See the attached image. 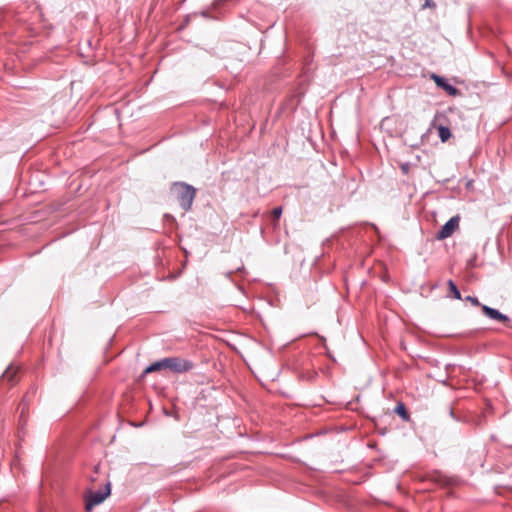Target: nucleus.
Wrapping results in <instances>:
<instances>
[{
	"label": "nucleus",
	"instance_id": "f8f14e48",
	"mask_svg": "<svg viewBox=\"0 0 512 512\" xmlns=\"http://www.w3.org/2000/svg\"><path fill=\"white\" fill-rule=\"evenodd\" d=\"M396 412L401 415L402 417H406V409L404 407V405H399L397 406L396 408Z\"/></svg>",
	"mask_w": 512,
	"mask_h": 512
},
{
	"label": "nucleus",
	"instance_id": "39448f33",
	"mask_svg": "<svg viewBox=\"0 0 512 512\" xmlns=\"http://www.w3.org/2000/svg\"><path fill=\"white\" fill-rule=\"evenodd\" d=\"M431 78L434 80L438 87L442 88L450 96H455L458 94V89L449 84L445 78L438 76L436 74H432Z\"/></svg>",
	"mask_w": 512,
	"mask_h": 512
},
{
	"label": "nucleus",
	"instance_id": "f03ea898",
	"mask_svg": "<svg viewBox=\"0 0 512 512\" xmlns=\"http://www.w3.org/2000/svg\"><path fill=\"white\" fill-rule=\"evenodd\" d=\"M175 188L177 189V199L181 207L184 211H188L192 206L196 190L192 186L184 183L176 184Z\"/></svg>",
	"mask_w": 512,
	"mask_h": 512
},
{
	"label": "nucleus",
	"instance_id": "ddd939ff",
	"mask_svg": "<svg viewBox=\"0 0 512 512\" xmlns=\"http://www.w3.org/2000/svg\"><path fill=\"white\" fill-rule=\"evenodd\" d=\"M435 4L433 3L432 0H426L424 5H423V8H426V7H434Z\"/></svg>",
	"mask_w": 512,
	"mask_h": 512
},
{
	"label": "nucleus",
	"instance_id": "0eeeda50",
	"mask_svg": "<svg viewBox=\"0 0 512 512\" xmlns=\"http://www.w3.org/2000/svg\"><path fill=\"white\" fill-rule=\"evenodd\" d=\"M438 135L442 142H446L451 137L450 129L441 125L438 127Z\"/></svg>",
	"mask_w": 512,
	"mask_h": 512
},
{
	"label": "nucleus",
	"instance_id": "20e7f679",
	"mask_svg": "<svg viewBox=\"0 0 512 512\" xmlns=\"http://www.w3.org/2000/svg\"><path fill=\"white\" fill-rule=\"evenodd\" d=\"M460 217L458 215L450 218L437 233V239L443 240L450 237L459 227Z\"/></svg>",
	"mask_w": 512,
	"mask_h": 512
},
{
	"label": "nucleus",
	"instance_id": "9b49d317",
	"mask_svg": "<svg viewBox=\"0 0 512 512\" xmlns=\"http://www.w3.org/2000/svg\"><path fill=\"white\" fill-rule=\"evenodd\" d=\"M465 300L469 301L474 306H480V302H479L478 298H476L474 296H466Z\"/></svg>",
	"mask_w": 512,
	"mask_h": 512
},
{
	"label": "nucleus",
	"instance_id": "f257e3e1",
	"mask_svg": "<svg viewBox=\"0 0 512 512\" xmlns=\"http://www.w3.org/2000/svg\"><path fill=\"white\" fill-rule=\"evenodd\" d=\"M192 364L184 359L178 357H168L157 361L145 369V373L158 371L160 369H169L173 372L182 373L190 370Z\"/></svg>",
	"mask_w": 512,
	"mask_h": 512
},
{
	"label": "nucleus",
	"instance_id": "9d476101",
	"mask_svg": "<svg viewBox=\"0 0 512 512\" xmlns=\"http://www.w3.org/2000/svg\"><path fill=\"white\" fill-rule=\"evenodd\" d=\"M282 215V207H276L272 210V216L275 221H278Z\"/></svg>",
	"mask_w": 512,
	"mask_h": 512
},
{
	"label": "nucleus",
	"instance_id": "423d86ee",
	"mask_svg": "<svg viewBox=\"0 0 512 512\" xmlns=\"http://www.w3.org/2000/svg\"><path fill=\"white\" fill-rule=\"evenodd\" d=\"M481 307H482L483 313L490 319L500 321V322L508 321V317L506 315L502 314L501 312H499L498 310L491 308L487 305H482Z\"/></svg>",
	"mask_w": 512,
	"mask_h": 512
},
{
	"label": "nucleus",
	"instance_id": "1a4fd4ad",
	"mask_svg": "<svg viewBox=\"0 0 512 512\" xmlns=\"http://www.w3.org/2000/svg\"><path fill=\"white\" fill-rule=\"evenodd\" d=\"M16 374V370L13 369L12 367H9L6 369V371L3 373V380H8V381H12L14 376Z\"/></svg>",
	"mask_w": 512,
	"mask_h": 512
},
{
	"label": "nucleus",
	"instance_id": "6e6552de",
	"mask_svg": "<svg viewBox=\"0 0 512 512\" xmlns=\"http://www.w3.org/2000/svg\"><path fill=\"white\" fill-rule=\"evenodd\" d=\"M448 288H449L450 293L453 295V297L455 299H461V293L452 280L448 281Z\"/></svg>",
	"mask_w": 512,
	"mask_h": 512
},
{
	"label": "nucleus",
	"instance_id": "7ed1b4c3",
	"mask_svg": "<svg viewBox=\"0 0 512 512\" xmlns=\"http://www.w3.org/2000/svg\"><path fill=\"white\" fill-rule=\"evenodd\" d=\"M110 494V483H107L103 490L90 492L86 502V509L89 511L94 506L101 504Z\"/></svg>",
	"mask_w": 512,
	"mask_h": 512
}]
</instances>
